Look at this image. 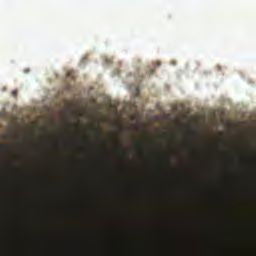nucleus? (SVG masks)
Masks as SVG:
<instances>
[{
    "label": "nucleus",
    "instance_id": "obj_2",
    "mask_svg": "<svg viewBox=\"0 0 256 256\" xmlns=\"http://www.w3.org/2000/svg\"><path fill=\"white\" fill-rule=\"evenodd\" d=\"M13 97H17V90H12Z\"/></svg>",
    "mask_w": 256,
    "mask_h": 256
},
{
    "label": "nucleus",
    "instance_id": "obj_6",
    "mask_svg": "<svg viewBox=\"0 0 256 256\" xmlns=\"http://www.w3.org/2000/svg\"><path fill=\"white\" fill-rule=\"evenodd\" d=\"M121 152H122V154H126V152L123 148H121Z\"/></svg>",
    "mask_w": 256,
    "mask_h": 256
},
{
    "label": "nucleus",
    "instance_id": "obj_7",
    "mask_svg": "<svg viewBox=\"0 0 256 256\" xmlns=\"http://www.w3.org/2000/svg\"><path fill=\"white\" fill-rule=\"evenodd\" d=\"M94 130H95L96 132H100L99 128H94Z\"/></svg>",
    "mask_w": 256,
    "mask_h": 256
},
{
    "label": "nucleus",
    "instance_id": "obj_5",
    "mask_svg": "<svg viewBox=\"0 0 256 256\" xmlns=\"http://www.w3.org/2000/svg\"><path fill=\"white\" fill-rule=\"evenodd\" d=\"M135 97H139V89H136Z\"/></svg>",
    "mask_w": 256,
    "mask_h": 256
},
{
    "label": "nucleus",
    "instance_id": "obj_4",
    "mask_svg": "<svg viewBox=\"0 0 256 256\" xmlns=\"http://www.w3.org/2000/svg\"><path fill=\"white\" fill-rule=\"evenodd\" d=\"M67 77H72V78H74V77H73V73H72V72L67 73Z\"/></svg>",
    "mask_w": 256,
    "mask_h": 256
},
{
    "label": "nucleus",
    "instance_id": "obj_3",
    "mask_svg": "<svg viewBox=\"0 0 256 256\" xmlns=\"http://www.w3.org/2000/svg\"><path fill=\"white\" fill-rule=\"evenodd\" d=\"M1 148H8V144H0Z\"/></svg>",
    "mask_w": 256,
    "mask_h": 256
},
{
    "label": "nucleus",
    "instance_id": "obj_1",
    "mask_svg": "<svg viewBox=\"0 0 256 256\" xmlns=\"http://www.w3.org/2000/svg\"><path fill=\"white\" fill-rule=\"evenodd\" d=\"M135 147H136L138 150H141V151L145 150V144H144V142H136V143H135Z\"/></svg>",
    "mask_w": 256,
    "mask_h": 256
},
{
    "label": "nucleus",
    "instance_id": "obj_8",
    "mask_svg": "<svg viewBox=\"0 0 256 256\" xmlns=\"http://www.w3.org/2000/svg\"><path fill=\"white\" fill-rule=\"evenodd\" d=\"M150 73L153 75L154 71L152 70Z\"/></svg>",
    "mask_w": 256,
    "mask_h": 256
}]
</instances>
